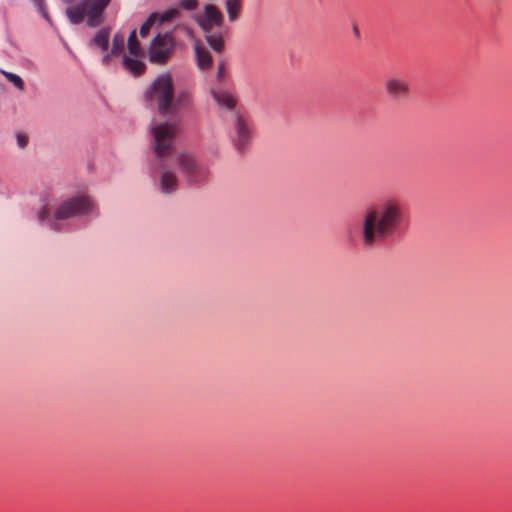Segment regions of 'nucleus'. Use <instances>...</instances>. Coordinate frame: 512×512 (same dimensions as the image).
I'll list each match as a JSON object with an SVG mask.
<instances>
[{
	"label": "nucleus",
	"mask_w": 512,
	"mask_h": 512,
	"mask_svg": "<svg viewBox=\"0 0 512 512\" xmlns=\"http://www.w3.org/2000/svg\"><path fill=\"white\" fill-rule=\"evenodd\" d=\"M178 5H179V7L183 8L185 10L192 11L197 8L198 1L197 0H181Z\"/></svg>",
	"instance_id": "412c9836"
},
{
	"label": "nucleus",
	"mask_w": 512,
	"mask_h": 512,
	"mask_svg": "<svg viewBox=\"0 0 512 512\" xmlns=\"http://www.w3.org/2000/svg\"><path fill=\"white\" fill-rule=\"evenodd\" d=\"M62 1H63V2H65V3H71V2H73L74 0H62Z\"/></svg>",
	"instance_id": "c85d7f7f"
},
{
	"label": "nucleus",
	"mask_w": 512,
	"mask_h": 512,
	"mask_svg": "<svg viewBox=\"0 0 512 512\" xmlns=\"http://www.w3.org/2000/svg\"><path fill=\"white\" fill-rule=\"evenodd\" d=\"M223 72H224V67H223V65H220L218 68V76L219 77L222 76Z\"/></svg>",
	"instance_id": "a878e982"
},
{
	"label": "nucleus",
	"mask_w": 512,
	"mask_h": 512,
	"mask_svg": "<svg viewBox=\"0 0 512 512\" xmlns=\"http://www.w3.org/2000/svg\"><path fill=\"white\" fill-rule=\"evenodd\" d=\"M225 7H226L229 21L234 22L239 17V14H240V11L242 8V1L241 0H226Z\"/></svg>",
	"instance_id": "4468645a"
},
{
	"label": "nucleus",
	"mask_w": 512,
	"mask_h": 512,
	"mask_svg": "<svg viewBox=\"0 0 512 512\" xmlns=\"http://www.w3.org/2000/svg\"><path fill=\"white\" fill-rule=\"evenodd\" d=\"M128 53L123 56V66L134 76L141 75L146 65L144 63V52L140 47V43L137 39L136 31H131L127 41Z\"/></svg>",
	"instance_id": "0eeeda50"
},
{
	"label": "nucleus",
	"mask_w": 512,
	"mask_h": 512,
	"mask_svg": "<svg viewBox=\"0 0 512 512\" xmlns=\"http://www.w3.org/2000/svg\"><path fill=\"white\" fill-rule=\"evenodd\" d=\"M353 33L355 36H359V30H358V27L356 25L353 26Z\"/></svg>",
	"instance_id": "bb28decb"
},
{
	"label": "nucleus",
	"mask_w": 512,
	"mask_h": 512,
	"mask_svg": "<svg viewBox=\"0 0 512 512\" xmlns=\"http://www.w3.org/2000/svg\"><path fill=\"white\" fill-rule=\"evenodd\" d=\"M404 217V204L396 197H387L368 206L361 218V244L371 249L393 237L401 228Z\"/></svg>",
	"instance_id": "f257e3e1"
},
{
	"label": "nucleus",
	"mask_w": 512,
	"mask_h": 512,
	"mask_svg": "<svg viewBox=\"0 0 512 512\" xmlns=\"http://www.w3.org/2000/svg\"><path fill=\"white\" fill-rule=\"evenodd\" d=\"M1 73L5 76V78L11 82L15 87L20 90H24L25 84L22 78L14 73L1 71Z\"/></svg>",
	"instance_id": "aec40b11"
},
{
	"label": "nucleus",
	"mask_w": 512,
	"mask_h": 512,
	"mask_svg": "<svg viewBox=\"0 0 512 512\" xmlns=\"http://www.w3.org/2000/svg\"><path fill=\"white\" fill-rule=\"evenodd\" d=\"M206 34H207L206 40H207L208 44L210 45V47L215 52L222 51V49L224 47V41H223L221 34L220 33H211V31Z\"/></svg>",
	"instance_id": "dca6fc26"
},
{
	"label": "nucleus",
	"mask_w": 512,
	"mask_h": 512,
	"mask_svg": "<svg viewBox=\"0 0 512 512\" xmlns=\"http://www.w3.org/2000/svg\"><path fill=\"white\" fill-rule=\"evenodd\" d=\"M34 3L38 6L39 10L43 14V16L48 19V15L46 11L44 10V0H33Z\"/></svg>",
	"instance_id": "b1692460"
},
{
	"label": "nucleus",
	"mask_w": 512,
	"mask_h": 512,
	"mask_svg": "<svg viewBox=\"0 0 512 512\" xmlns=\"http://www.w3.org/2000/svg\"><path fill=\"white\" fill-rule=\"evenodd\" d=\"M153 151L157 168L161 170L160 187L163 193L170 194L177 189L178 180L174 172L167 169L165 158L174 151V138L179 132L178 122H164L151 127Z\"/></svg>",
	"instance_id": "f03ea898"
},
{
	"label": "nucleus",
	"mask_w": 512,
	"mask_h": 512,
	"mask_svg": "<svg viewBox=\"0 0 512 512\" xmlns=\"http://www.w3.org/2000/svg\"><path fill=\"white\" fill-rule=\"evenodd\" d=\"M175 46L171 33L158 34L149 47V59L152 63L165 64L172 56Z\"/></svg>",
	"instance_id": "6e6552de"
},
{
	"label": "nucleus",
	"mask_w": 512,
	"mask_h": 512,
	"mask_svg": "<svg viewBox=\"0 0 512 512\" xmlns=\"http://www.w3.org/2000/svg\"><path fill=\"white\" fill-rule=\"evenodd\" d=\"M158 13H152L147 20L141 25L139 33L141 37H146L153 26V24L157 21Z\"/></svg>",
	"instance_id": "6ab92c4d"
},
{
	"label": "nucleus",
	"mask_w": 512,
	"mask_h": 512,
	"mask_svg": "<svg viewBox=\"0 0 512 512\" xmlns=\"http://www.w3.org/2000/svg\"><path fill=\"white\" fill-rule=\"evenodd\" d=\"M125 46V37L122 33H116L113 37L111 54L114 56L119 55Z\"/></svg>",
	"instance_id": "f3484780"
},
{
	"label": "nucleus",
	"mask_w": 512,
	"mask_h": 512,
	"mask_svg": "<svg viewBox=\"0 0 512 512\" xmlns=\"http://www.w3.org/2000/svg\"><path fill=\"white\" fill-rule=\"evenodd\" d=\"M178 166L190 183H200L209 176L208 168L189 152H182L177 155Z\"/></svg>",
	"instance_id": "423d86ee"
},
{
	"label": "nucleus",
	"mask_w": 512,
	"mask_h": 512,
	"mask_svg": "<svg viewBox=\"0 0 512 512\" xmlns=\"http://www.w3.org/2000/svg\"><path fill=\"white\" fill-rule=\"evenodd\" d=\"M52 228H53L54 230H58V227H57V225H56L55 223H53V224H52Z\"/></svg>",
	"instance_id": "cd10ccee"
},
{
	"label": "nucleus",
	"mask_w": 512,
	"mask_h": 512,
	"mask_svg": "<svg viewBox=\"0 0 512 512\" xmlns=\"http://www.w3.org/2000/svg\"><path fill=\"white\" fill-rule=\"evenodd\" d=\"M48 216H49V211H48V209H47L45 206H44V207H42V208L38 211V215H37V217H38V219H39L41 222L45 221V220L48 218Z\"/></svg>",
	"instance_id": "5701e85b"
},
{
	"label": "nucleus",
	"mask_w": 512,
	"mask_h": 512,
	"mask_svg": "<svg viewBox=\"0 0 512 512\" xmlns=\"http://www.w3.org/2000/svg\"><path fill=\"white\" fill-rule=\"evenodd\" d=\"M17 145L19 148L24 149L28 145V136L23 132L16 133Z\"/></svg>",
	"instance_id": "4be33fe9"
},
{
	"label": "nucleus",
	"mask_w": 512,
	"mask_h": 512,
	"mask_svg": "<svg viewBox=\"0 0 512 512\" xmlns=\"http://www.w3.org/2000/svg\"><path fill=\"white\" fill-rule=\"evenodd\" d=\"M235 130L234 144L237 150L243 151L251 140V129L240 115L236 116Z\"/></svg>",
	"instance_id": "9b49d317"
},
{
	"label": "nucleus",
	"mask_w": 512,
	"mask_h": 512,
	"mask_svg": "<svg viewBox=\"0 0 512 512\" xmlns=\"http://www.w3.org/2000/svg\"><path fill=\"white\" fill-rule=\"evenodd\" d=\"M385 92L393 102H403L410 97V85L408 81L399 76H391L384 83Z\"/></svg>",
	"instance_id": "1a4fd4ad"
},
{
	"label": "nucleus",
	"mask_w": 512,
	"mask_h": 512,
	"mask_svg": "<svg viewBox=\"0 0 512 512\" xmlns=\"http://www.w3.org/2000/svg\"><path fill=\"white\" fill-rule=\"evenodd\" d=\"M179 15L180 11L178 10V8H169L160 14L158 13L157 20L160 23H164L179 17Z\"/></svg>",
	"instance_id": "a211bd4d"
},
{
	"label": "nucleus",
	"mask_w": 512,
	"mask_h": 512,
	"mask_svg": "<svg viewBox=\"0 0 512 512\" xmlns=\"http://www.w3.org/2000/svg\"><path fill=\"white\" fill-rule=\"evenodd\" d=\"M146 96L156 100L158 110L163 115L175 114L191 105V95L188 91L182 90L174 95L172 79L167 74L160 75L154 80Z\"/></svg>",
	"instance_id": "7ed1b4c3"
},
{
	"label": "nucleus",
	"mask_w": 512,
	"mask_h": 512,
	"mask_svg": "<svg viewBox=\"0 0 512 512\" xmlns=\"http://www.w3.org/2000/svg\"><path fill=\"white\" fill-rule=\"evenodd\" d=\"M110 31L106 28L99 30L93 38V43L103 51L108 49Z\"/></svg>",
	"instance_id": "2eb2a0df"
},
{
	"label": "nucleus",
	"mask_w": 512,
	"mask_h": 512,
	"mask_svg": "<svg viewBox=\"0 0 512 512\" xmlns=\"http://www.w3.org/2000/svg\"><path fill=\"white\" fill-rule=\"evenodd\" d=\"M212 95L219 107L232 110L236 105V98L233 94L224 89H213Z\"/></svg>",
	"instance_id": "f8f14e48"
},
{
	"label": "nucleus",
	"mask_w": 512,
	"mask_h": 512,
	"mask_svg": "<svg viewBox=\"0 0 512 512\" xmlns=\"http://www.w3.org/2000/svg\"><path fill=\"white\" fill-rule=\"evenodd\" d=\"M111 56H112L111 52H110V53H108V54H106V55H104V56H103V58H102V63H103L104 65H108V64H109V62H110V58H111Z\"/></svg>",
	"instance_id": "393cba45"
},
{
	"label": "nucleus",
	"mask_w": 512,
	"mask_h": 512,
	"mask_svg": "<svg viewBox=\"0 0 512 512\" xmlns=\"http://www.w3.org/2000/svg\"><path fill=\"white\" fill-rule=\"evenodd\" d=\"M195 54L197 64L200 69L205 70L212 65V56L210 52L199 42L195 43Z\"/></svg>",
	"instance_id": "ddd939ff"
},
{
	"label": "nucleus",
	"mask_w": 512,
	"mask_h": 512,
	"mask_svg": "<svg viewBox=\"0 0 512 512\" xmlns=\"http://www.w3.org/2000/svg\"><path fill=\"white\" fill-rule=\"evenodd\" d=\"M222 22L223 15L220 12V10L212 4L205 5L204 16L200 20V25L202 29L206 33H209L212 30L213 26H221Z\"/></svg>",
	"instance_id": "9d476101"
},
{
	"label": "nucleus",
	"mask_w": 512,
	"mask_h": 512,
	"mask_svg": "<svg viewBox=\"0 0 512 512\" xmlns=\"http://www.w3.org/2000/svg\"><path fill=\"white\" fill-rule=\"evenodd\" d=\"M94 203L88 196H76L61 203L54 212L56 220H65L92 213Z\"/></svg>",
	"instance_id": "39448f33"
},
{
	"label": "nucleus",
	"mask_w": 512,
	"mask_h": 512,
	"mask_svg": "<svg viewBox=\"0 0 512 512\" xmlns=\"http://www.w3.org/2000/svg\"><path fill=\"white\" fill-rule=\"evenodd\" d=\"M111 0H81L78 4L66 9L72 24H80L85 17L89 27H97L103 22V11Z\"/></svg>",
	"instance_id": "20e7f679"
}]
</instances>
